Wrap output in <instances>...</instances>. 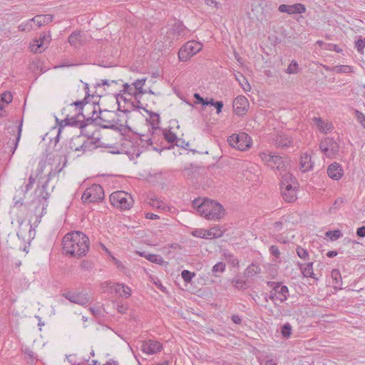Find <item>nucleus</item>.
Returning a JSON list of instances; mask_svg holds the SVG:
<instances>
[{"mask_svg": "<svg viewBox=\"0 0 365 365\" xmlns=\"http://www.w3.org/2000/svg\"><path fill=\"white\" fill-rule=\"evenodd\" d=\"M90 98H94V96L88 95L82 101L73 102L67 108H63L62 114L65 115L66 118L59 123L60 128L56 137L58 139L64 126L71 125L83 130L88 125V122L92 120L98 110L96 102L91 103Z\"/></svg>", "mask_w": 365, "mask_h": 365, "instance_id": "nucleus-1", "label": "nucleus"}, {"mask_svg": "<svg viewBox=\"0 0 365 365\" xmlns=\"http://www.w3.org/2000/svg\"><path fill=\"white\" fill-rule=\"evenodd\" d=\"M62 243L63 252L72 257L81 258L87 254L90 241L83 232L73 231L63 237Z\"/></svg>", "mask_w": 365, "mask_h": 365, "instance_id": "nucleus-2", "label": "nucleus"}, {"mask_svg": "<svg viewBox=\"0 0 365 365\" xmlns=\"http://www.w3.org/2000/svg\"><path fill=\"white\" fill-rule=\"evenodd\" d=\"M47 182H46L41 187H38L36 189V197L34 198L31 202V205L35 206L33 210L36 217V220L41 219V217L46 213V207L48 206L47 200L49 198L50 194L46 190Z\"/></svg>", "mask_w": 365, "mask_h": 365, "instance_id": "nucleus-3", "label": "nucleus"}, {"mask_svg": "<svg viewBox=\"0 0 365 365\" xmlns=\"http://www.w3.org/2000/svg\"><path fill=\"white\" fill-rule=\"evenodd\" d=\"M201 215L209 220H220L224 215L222 206L213 200H204V204L200 207Z\"/></svg>", "mask_w": 365, "mask_h": 365, "instance_id": "nucleus-4", "label": "nucleus"}, {"mask_svg": "<svg viewBox=\"0 0 365 365\" xmlns=\"http://www.w3.org/2000/svg\"><path fill=\"white\" fill-rule=\"evenodd\" d=\"M111 205L120 210H129L133 205V200L130 195L124 191H116L110 195Z\"/></svg>", "mask_w": 365, "mask_h": 365, "instance_id": "nucleus-5", "label": "nucleus"}, {"mask_svg": "<svg viewBox=\"0 0 365 365\" xmlns=\"http://www.w3.org/2000/svg\"><path fill=\"white\" fill-rule=\"evenodd\" d=\"M227 142L231 147L244 151L251 147L252 140L248 134L242 132L230 135L227 138Z\"/></svg>", "mask_w": 365, "mask_h": 365, "instance_id": "nucleus-6", "label": "nucleus"}, {"mask_svg": "<svg viewBox=\"0 0 365 365\" xmlns=\"http://www.w3.org/2000/svg\"><path fill=\"white\" fill-rule=\"evenodd\" d=\"M98 108L99 114L96 115V117H93L92 120L88 122L89 123H92L93 120H99L103 123H99L101 126L103 128H110L113 130H117V125L114 124V116L115 113L113 111H110L108 110H101L98 103H96V108Z\"/></svg>", "mask_w": 365, "mask_h": 365, "instance_id": "nucleus-7", "label": "nucleus"}, {"mask_svg": "<svg viewBox=\"0 0 365 365\" xmlns=\"http://www.w3.org/2000/svg\"><path fill=\"white\" fill-rule=\"evenodd\" d=\"M104 198L103 187L98 184H93L86 189L83 192L81 200L83 203L98 202Z\"/></svg>", "mask_w": 365, "mask_h": 365, "instance_id": "nucleus-8", "label": "nucleus"}, {"mask_svg": "<svg viewBox=\"0 0 365 365\" xmlns=\"http://www.w3.org/2000/svg\"><path fill=\"white\" fill-rule=\"evenodd\" d=\"M202 45L196 41H190L179 50L178 58L181 61H187L191 56L202 50Z\"/></svg>", "mask_w": 365, "mask_h": 365, "instance_id": "nucleus-9", "label": "nucleus"}, {"mask_svg": "<svg viewBox=\"0 0 365 365\" xmlns=\"http://www.w3.org/2000/svg\"><path fill=\"white\" fill-rule=\"evenodd\" d=\"M259 155L261 160L270 168L279 171L285 170V164L282 157L272 155L269 152H261Z\"/></svg>", "mask_w": 365, "mask_h": 365, "instance_id": "nucleus-10", "label": "nucleus"}, {"mask_svg": "<svg viewBox=\"0 0 365 365\" xmlns=\"http://www.w3.org/2000/svg\"><path fill=\"white\" fill-rule=\"evenodd\" d=\"M93 145L94 143L93 141L86 140L81 135H78L71 138L69 147L71 150L75 151H82L84 153L93 148Z\"/></svg>", "mask_w": 365, "mask_h": 365, "instance_id": "nucleus-11", "label": "nucleus"}, {"mask_svg": "<svg viewBox=\"0 0 365 365\" xmlns=\"http://www.w3.org/2000/svg\"><path fill=\"white\" fill-rule=\"evenodd\" d=\"M62 296L71 303L81 306H85L90 302V298L88 294L83 292H68L63 293Z\"/></svg>", "mask_w": 365, "mask_h": 365, "instance_id": "nucleus-12", "label": "nucleus"}, {"mask_svg": "<svg viewBox=\"0 0 365 365\" xmlns=\"http://www.w3.org/2000/svg\"><path fill=\"white\" fill-rule=\"evenodd\" d=\"M249 101L244 96H238L233 101V110L236 115H245L249 108Z\"/></svg>", "mask_w": 365, "mask_h": 365, "instance_id": "nucleus-13", "label": "nucleus"}, {"mask_svg": "<svg viewBox=\"0 0 365 365\" xmlns=\"http://www.w3.org/2000/svg\"><path fill=\"white\" fill-rule=\"evenodd\" d=\"M162 349V344L158 341L153 339L143 341L141 346V351L148 355L158 353Z\"/></svg>", "mask_w": 365, "mask_h": 365, "instance_id": "nucleus-14", "label": "nucleus"}, {"mask_svg": "<svg viewBox=\"0 0 365 365\" xmlns=\"http://www.w3.org/2000/svg\"><path fill=\"white\" fill-rule=\"evenodd\" d=\"M267 285L279 297V300L283 302L287 299L289 295L288 287L285 285H282L279 282H267Z\"/></svg>", "mask_w": 365, "mask_h": 365, "instance_id": "nucleus-15", "label": "nucleus"}, {"mask_svg": "<svg viewBox=\"0 0 365 365\" xmlns=\"http://www.w3.org/2000/svg\"><path fill=\"white\" fill-rule=\"evenodd\" d=\"M327 173L331 179L338 181L344 176V171L341 164L334 162L328 166Z\"/></svg>", "mask_w": 365, "mask_h": 365, "instance_id": "nucleus-16", "label": "nucleus"}, {"mask_svg": "<svg viewBox=\"0 0 365 365\" xmlns=\"http://www.w3.org/2000/svg\"><path fill=\"white\" fill-rule=\"evenodd\" d=\"M279 11L288 14H298L306 11V8L302 4H294L292 5L281 4L278 7Z\"/></svg>", "mask_w": 365, "mask_h": 365, "instance_id": "nucleus-17", "label": "nucleus"}, {"mask_svg": "<svg viewBox=\"0 0 365 365\" xmlns=\"http://www.w3.org/2000/svg\"><path fill=\"white\" fill-rule=\"evenodd\" d=\"M22 127H23V119L19 121V123L16 128L17 133L16 137L13 140H9L6 144L4 145L5 149H9V151L14 154L15 150L17 148L19 142L20 140L21 133H22Z\"/></svg>", "mask_w": 365, "mask_h": 365, "instance_id": "nucleus-18", "label": "nucleus"}, {"mask_svg": "<svg viewBox=\"0 0 365 365\" xmlns=\"http://www.w3.org/2000/svg\"><path fill=\"white\" fill-rule=\"evenodd\" d=\"M86 41V34L80 31L73 32L68 38V42L69 44L75 48L82 46Z\"/></svg>", "mask_w": 365, "mask_h": 365, "instance_id": "nucleus-19", "label": "nucleus"}, {"mask_svg": "<svg viewBox=\"0 0 365 365\" xmlns=\"http://www.w3.org/2000/svg\"><path fill=\"white\" fill-rule=\"evenodd\" d=\"M282 198L287 202H294L297 199L295 185H286V187L280 188Z\"/></svg>", "mask_w": 365, "mask_h": 365, "instance_id": "nucleus-20", "label": "nucleus"}, {"mask_svg": "<svg viewBox=\"0 0 365 365\" xmlns=\"http://www.w3.org/2000/svg\"><path fill=\"white\" fill-rule=\"evenodd\" d=\"M29 189L25 185H21L16 190L15 195L13 197L15 206H21Z\"/></svg>", "mask_w": 365, "mask_h": 365, "instance_id": "nucleus-21", "label": "nucleus"}, {"mask_svg": "<svg viewBox=\"0 0 365 365\" xmlns=\"http://www.w3.org/2000/svg\"><path fill=\"white\" fill-rule=\"evenodd\" d=\"M314 163L312 161L311 155L308 153H304L300 158V170L303 173L308 172L313 168Z\"/></svg>", "mask_w": 365, "mask_h": 365, "instance_id": "nucleus-22", "label": "nucleus"}, {"mask_svg": "<svg viewBox=\"0 0 365 365\" xmlns=\"http://www.w3.org/2000/svg\"><path fill=\"white\" fill-rule=\"evenodd\" d=\"M146 81V78H141L138 79L135 81L133 83V85L134 86L133 96L137 98L139 96H141L146 93L145 90H143V87L145 85V83Z\"/></svg>", "mask_w": 365, "mask_h": 365, "instance_id": "nucleus-23", "label": "nucleus"}, {"mask_svg": "<svg viewBox=\"0 0 365 365\" xmlns=\"http://www.w3.org/2000/svg\"><path fill=\"white\" fill-rule=\"evenodd\" d=\"M30 21H33V22L36 23L38 27H41L53 21V15H36L34 18L31 19Z\"/></svg>", "mask_w": 365, "mask_h": 365, "instance_id": "nucleus-24", "label": "nucleus"}, {"mask_svg": "<svg viewBox=\"0 0 365 365\" xmlns=\"http://www.w3.org/2000/svg\"><path fill=\"white\" fill-rule=\"evenodd\" d=\"M173 34L178 38L184 36L186 34V28L181 21H175L171 29Z\"/></svg>", "mask_w": 365, "mask_h": 365, "instance_id": "nucleus-25", "label": "nucleus"}, {"mask_svg": "<svg viewBox=\"0 0 365 365\" xmlns=\"http://www.w3.org/2000/svg\"><path fill=\"white\" fill-rule=\"evenodd\" d=\"M300 270L304 277H312L317 279L313 271V262H308L306 264H299Z\"/></svg>", "mask_w": 365, "mask_h": 365, "instance_id": "nucleus-26", "label": "nucleus"}, {"mask_svg": "<svg viewBox=\"0 0 365 365\" xmlns=\"http://www.w3.org/2000/svg\"><path fill=\"white\" fill-rule=\"evenodd\" d=\"M274 144L277 148H286L292 145V140L285 135H278L274 139Z\"/></svg>", "mask_w": 365, "mask_h": 365, "instance_id": "nucleus-27", "label": "nucleus"}, {"mask_svg": "<svg viewBox=\"0 0 365 365\" xmlns=\"http://www.w3.org/2000/svg\"><path fill=\"white\" fill-rule=\"evenodd\" d=\"M331 278L332 279V286L334 289H341L342 286V278L339 270L337 269H332L331 272Z\"/></svg>", "mask_w": 365, "mask_h": 365, "instance_id": "nucleus-28", "label": "nucleus"}, {"mask_svg": "<svg viewBox=\"0 0 365 365\" xmlns=\"http://www.w3.org/2000/svg\"><path fill=\"white\" fill-rule=\"evenodd\" d=\"M312 120L314 122L315 125L321 132L327 133L331 130V125L329 123H326L321 118L314 117L313 118Z\"/></svg>", "mask_w": 365, "mask_h": 365, "instance_id": "nucleus-29", "label": "nucleus"}, {"mask_svg": "<svg viewBox=\"0 0 365 365\" xmlns=\"http://www.w3.org/2000/svg\"><path fill=\"white\" fill-rule=\"evenodd\" d=\"M140 255L146 258L148 261L155 263L160 265H163L165 262L163 258L158 255L155 254H147L145 252L140 253Z\"/></svg>", "mask_w": 365, "mask_h": 365, "instance_id": "nucleus-30", "label": "nucleus"}, {"mask_svg": "<svg viewBox=\"0 0 365 365\" xmlns=\"http://www.w3.org/2000/svg\"><path fill=\"white\" fill-rule=\"evenodd\" d=\"M296 179L289 173L282 175L280 182V188L286 187V185H295Z\"/></svg>", "mask_w": 365, "mask_h": 365, "instance_id": "nucleus-31", "label": "nucleus"}, {"mask_svg": "<svg viewBox=\"0 0 365 365\" xmlns=\"http://www.w3.org/2000/svg\"><path fill=\"white\" fill-rule=\"evenodd\" d=\"M223 230L220 227H213L207 230V239L220 238L223 235Z\"/></svg>", "mask_w": 365, "mask_h": 365, "instance_id": "nucleus-32", "label": "nucleus"}, {"mask_svg": "<svg viewBox=\"0 0 365 365\" xmlns=\"http://www.w3.org/2000/svg\"><path fill=\"white\" fill-rule=\"evenodd\" d=\"M115 292L120 296H124L128 298L131 295V289L128 286L123 284H118L115 287Z\"/></svg>", "mask_w": 365, "mask_h": 365, "instance_id": "nucleus-33", "label": "nucleus"}, {"mask_svg": "<svg viewBox=\"0 0 365 365\" xmlns=\"http://www.w3.org/2000/svg\"><path fill=\"white\" fill-rule=\"evenodd\" d=\"M261 271V269L259 266L256 265L254 263H252L249 265L245 271V274L247 277H253L257 274H259Z\"/></svg>", "mask_w": 365, "mask_h": 365, "instance_id": "nucleus-34", "label": "nucleus"}, {"mask_svg": "<svg viewBox=\"0 0 365 365\" xmlns=\"http://www.w3.org/2000/svg\"><path fill=\"white\" fill-rule=\"evenodd\" d=\"M236 80L239 82L240 85L242 86V89L245 92H249L251 90V86L246 79V78L241 73H240V76H235Z\"/></svg>", "mask_w": 365, "mask_h": 365, "instance_id": "nucleus-35", "label": "nucleus"}, {"mask_svg": "<svg viewBox=\"0 0 365 365\" xmlns=\"http://www.w3.org/2000/svg\"><path fill=\"white\" fill-rule=\"evenodd\" d=\"M46 47L42 45V43H40L38 40H35L32 43H31L30 48L32 52L37 53H41L45 50Z\"/></svg>", "mask_w": 365, "mask_h": 365, "instance_id": "nucleus-36", "label": "nucleus"}, {"mask_svg": "<svg viewBox=\"0 0 365 365\" xmlns=\"http://www.w3.org/2000/svg\"><path fill=\"white\" fill-rule=\"evenodd\" d=\"M355 48L360 54H364V49L365 48V38L359 36L358 39L355 41Z\"/></svg>", "mask_w": 365, "mask_h": 365, "instance_id": "nucleus-37", "label": "nucleus"}, {"mask_svg": "<svg viewBox=\"0 0 365 365\" xmlns=\"http://www.w3.org/2000/svg\"><path fill=\"white\" fill-rule=\"evenodd\" d=\"M299 72V68L298 63L293 60L288 66L286 73L288 74H297Z\"/></svg>", "mask_w": 365, "mask_h": 365, "instance_id": "nucleus-38", "label": "nucleus"}, {"mask_svg": "<svg viewBox=\"0 0 365 365\" xmlns=\"http://www.w3.org/2000/svg\"><path fill=\"white\" fill-rule=\"evenodd\" d=\"M38 40L43 46L47 47L51 40L50 31L41 33Z\"/></svg>", "mask_w": 365, "mask_h": 365, "instance_id": "nucleus-39", "label": "nucleus"}, {"mask_svg": "<svg viewBox=\"0 0 365 365\" xmlns=\"http://www.w3.org/2000/svg\"><path fill=\"white\" fill-rule=\"evenodd\" d=\"M225 270V264L223 262H217L212 268V272L215 277H218V273H222Z\"/></svg>", "mask_w": 365, "mask_h": 365, "instance_id": "nucleus-40", "label": "nucleus"}, {"mask_svg": "<svg viewBox=\"0 0 365 365\" xmlns=\"http://www.w3.org/2000/svg\"><path fill=\"white\" fill-rule=\"evenodd\" d=\"M224 256L227 262L231 264L232 266L239 265V261L237 258L235 257L231 252H225Z\"/></svg>", "mask_w": 365, "mask_h": 365, "instance_id": "nucleus-41", "label": "nucleus"}, {"mask_svg": "<svg viewBox=\"0 0 365 365\" xmlns=\"http://www.w3.org/2000/svg\"><path fill=\"white\" fill-rule=\"evenodd\" d=\"M13 100V96L11 92L6 91L0 95V103H10Z\"/></svg>", "mask_w": 365, "mask_h": 365, "instance_id": "nucleus-42", "label": "nucleus"}, {"mask_svg": "<svg viewBox=\"0 0 365 365\" xmlns=\"http://www.w3.org/2000/svg\"><path fill=\"white\" fill-rule=\"evenodd\" d=\"M355 118L360 125L365 129V115L359 110H354Z\"/></svg>", "mask_w": 365, "mask_h": 365, "instance_id": "nucleus-43", "label": "nucleus"}, {"mask_svg": "<svg viewBox=\"0 0 365 365\" xmlns=\"http://www.w3.org/2000/svg\"><path fill=\"white\" fill-rule=\"evenodd\" d=\"M66 163V161H65L63 165L61 168H59V165L55 168L51 170L49 173L47 175V182L50 181L53 177H55L56 175H58L61 170H63V167L65 166Z\"/></svg>", "mask_w": 365, "mask_h": 365, "instance_id": "nucleus-44", "label": "nucleus"}, {"mask_svg": "<svg viewBox=\"0 0 365 365\" xmlns=\"http://www.w3.org/2000/svg\"><path fill=\"white\" fill-rule=\"evenodd\" d=\"M319 149L327 157H329L331 155V153H329V144L327 143V138L325 139L324 140L321 141V143H319Z\"/></svg>", "mask_w": 365, "mask_h": 365, "instance_id": "nucleus-45", "label": "nucleus"}, {"mask_svg": "<svg viewBox=\"0 0 365 365\" xmlns=\"http://www.w3.org/2000/svg\"><path fill=\"white\" fill-rule=\"evenodd\" d=\"M326 235L328 237H329V239L331 241H335V240H338L339 237H341L342 236V234L340 230H334V231L327 232Z\"/></svg>", "mask_w": 365, "mask_h": 365, "instance_id": "nucleus-46", "label": "nucleus"}, {"mask_svg": "<svg viewBox=\"0 0 365 365\" xmlns=\"http://www.w3.org/2000/svg\"><path fill=\"white\" fill-rule=\"evenodd\" d=\"M281 334L284 337H289L292 334V326L289 323L284 324L282 327Z\"/></svg>", "mask_w": 365, "mask_h": 365, "instance_id": "nucleus-47", "label": "nucleus"}, {"mask_svg": "<svg viewBox=\"0 0 365 365\" xmlns=\"http://www.w3.org/2000/svg\"><path fill=\"white\" fill-rule=\"evenodd\" d=\"M296 252L299 257L302 259H307L309 257L308 251L300 246H297L296 248Z\"/></svg>", "mask_w": 365, "mask_h": 365, "instance_id": "nucleus-48", "label": "nucleus"}, {"mask_svg": "<svg viewBox=\"0 0 365 365\" xmlns=\"http://www.w3.org/2000/svg\"><path fill=\"white\" fill-rule=\"evenodd\" d=\"M181 276L185 282H190L195 276V274L194 272H190L189 270H183L181 273Z\"/></svg>", "mask_w": 365, "mask_h": 365, "instance_id": "nucleus-49", "label": "nucleus"}, {"mask_svg": "<svg viewBox=\"0 0 365 365\" xmlns=\"http://www.w3.org/2000/svg\"><path fill=\"white\" fill-rule=\"evenodd\" d=\"M327 143L329 144V153L332 154L334 153H336L339 150V146L333 139L327 138Z\"/></svg>", "mask_w": 365, "mask_h": 365, "instance_id": "nucleus-50", "label": "nucleus"}, {"mask_svg": "<svg viewBox=\"0 0 365 365\" xmlns=\"http://www.w3.org/2000/svg\"><path fill=\"white\" fill-rule=\"evenodd\" d=\"M31 22H33V21H30L29 19V21L21 24L19 26V30L21 31H30L33 29L31 24Z\"/></svg>", "mask_w": 365, "mask_h": 365, "instance_id": "nucleus-51", "label": "nucleus"}, {"mask_svg": "<svg viewBox=\"0 0 365 365\" xmlns=\"http://www.w3.org/2000/svg\"><path fill=\"white\" fill-rule=\"evenodd\" d=\"M207 230L197 229L192 232V235L195 237L207 239Z\"/></svg>", "mask_w": 365, "mask_h": 365, "instance_id": "nucleus-52", "label": "nucleus"}, {"mask_svg": "<svg viewBox=\"0 0 365 365\" xmlns=\"http://www.w3.org/2000/svg\"><path fill=\"white\" fill-rule=\"evenodd\" d=\"M145 111L150 114V117L153 121L152 122L153 128H154L155 125H158L160 123V116L158 114L155 113L153 112H150L148 110H145Z\"/></svg>", "mask_w": 365, "mask_h": 365, "instance_id": "nucleus-53", "label": "nucleus"}, {"mask_svg": "<svg viewBox=\"0 0 365 365\" xmlns=\"http://www.w3.org/2000/svg\"><path fill=\"white\" fill-rule=\"evenodd\" d=\"M121 80L115 81V80H108V79H103L101 80V83H98L96 84V86H111L113 84H118L119 83H121Z\"/></svg>", "mask_w": 365, "mask_h": 365, "instance_id": "nucleus-54", "label": "nucleus"}, {"mask_svg": "<svg viewBox=\"0 0 365 365\" xmlns=\"http://www.w3.org/2000/svg\"><path fill=\"white\" fill-rule=\"evenodd\" d=\"M164 136L165 140L169 143H174L177 140L176 135L171 131L165 132Z\"/></svg>", "mask_w": 365, "mask_h": 365, "instance_id": "nucleus-55", "label": "nucleus"}, {"mask_svg": "<svg viewBox=\"0 0 365 365\" xmlns=\"http://www.w3.org/2000/svg\"><path fill=\"white\" fill-rule=\"evenodd\" d=\"M204 204V200H202L201 199H195L192 201V207L194 208H196L197 212L201 215V211L200 210V207L202 206Z\"/></svg>", "mask_w": 365, "mask_h": 365, "instance_id": "nucleus-56", "label": "nucleus"}, {"mask_svg": "<svg viewBox=\"0 0 365 365\" xmlns=\"http://www.w3.org/2000/svg\"><path fill=\"white\" fill-rule=\"evenodd\" d=\"M93 264L91 261L83 260L81 263V267L83 270H90L93 268Z\"/></svg>", "mask_w": 365, "mask_h": 365, "instance_id": "nucleus-57", "label": "nucleus"}, {"mask_svg": "<svg viewBox=\"0 0 365 365\" xmlns=\"http://www.w3.org/2000/svg\"><path fill=\"white\" fill-rule=\"evenodd\" d=\"M234 286L240 289L245 288V282L241 279H235L232 281Z\"/></svg>", "mask_w": 365, "mask_h": 365, "instance_id": "nucleus-58", "label": "nucleus"}, {"mask_svg": "<svg viewBox=\"0 0 365 365\" xmlns=\"http://www.w3.org/2000/svg\"><path fill=\"white\" fill-rule=\"evenodd\" d=\"M269 252L270 253L274 256L275 257L277 258H279V255H280V252L279 250V248L276 245H272L270 247H269Z\"/></svg>", "mask_w": 365, "mask_h": 365, "instance_id": "nucleus-59", "label": "nucleus"}, {"mask_svg": "<svg viewBox=\"0 0 365 365\" xmlns=\"http://www.w3.org/2000/svg\"><path fill=\"white\" fill-rule=\"evenodd\" d=\"M123 89L121 91L124 93H128L130 96H133V88L128 83L123 84Z\"/></svg>", "mask_w": 365, "mask_h": 365, "instance_id": "nucleus-60", "label": "nucleus"}, {"mask_svg": "<svg viewBox=\"0 0 365 365\" xmlns=\"http://www.w3.org/2000/svg\"><path fill=\"white\" fill-rule=\"evenodd\" d=\"M205 4L215 9H218L220 5V3L215 0H205Z\"/></svg>", "mask_w": 365, "mask_h": 365, "instance_id": "nucleus-61", "label": "nucleus"}, {"mask_svg": "<svg viewBox=\"0 0 365 365\" xmlns=\"http://www.w3.org/2000/svg\"><path fill=\"white\" fill-rule=\"evenodd\" d=\"M268 299L274 301L275 299H279V297L277 295L276 292H274V289H272L268 297H265L264 298L266 302L268 301Z\"/></svg>", "mask_w": 365, "mask_h": 365, "instance_id": "nucleus-62", "label": "nucleus"}, {"mask_svg": "<svg viewBox=\"0 0 365 365\" xmlns=\"http://www.w3.org/2000/svg\"><path fill=\"white\" fill-rule=\"evenodd\" d=\"M140 139L142 143L145 142L148 145H152V143H153L151 138H150V136L148 135H141L140 137Z\"/></svg>", "mask_w": 365, "mask_h": 365, "instance_id": "nucleus-63", "label": "nucleus"}, {"mask_svg": "<svg viewBox=\"0 0 365 365\" xmlns=\"http://www.w3.org/2000/svg\"><path fill=\"white\" fill-rule=\"evenodd\" d=\"M356 235H357V236H359L360 237H365V226L359 227L356 230Z\"/></svg>", "mask_w": 365, "mask_h": 365, "instance_id": "nucleus-64", "label": "nucleus"}]
</instances>
